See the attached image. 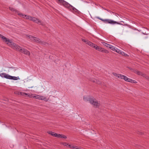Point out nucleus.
Listing matches in <instances>:
<instances>
[{
	"label": "nucleus",
	"mask_w": 149,
	"mask_h": 149,
	"mask_svg": "<svg viewBox=\"0 0 149 149\" xmlns=\"http://www.w3.org/2000/svg\"><path fill=\"white\" fill-rule=\"evenodd\" d=\"M0 37L3 40V41L6 42L8 46L17 51H19L21 47L17 44L13 42L8 38L1 34H0Z\"/></svg>",
	"instance_id": "nucleus-1"
},
{
	"label": "nucleus",
	"mask_w": 149,
	"mask_h": 149,
	"mask_svg": "<svg viewBox=\"0 0 149 149\" xmlns=\"http://www.w3.org/2000/svg\"><path fill=\"white\" fill-rule=\"evenodd\" d=\"M58 1L64 6L68 8L72 12L75 13H78V11L77 9L64 0H58Z\"/></svg>",
	"instance_id": "nucleus-2"
},
{
	"label": "nucleus",
	"mask_w": 149,
	"mask_h": 149,
	"mask_svg": "<svg viewBox=\"0 0 149 149\" xmlns=\"http://www.w3.org/2000/svg\"><path fill=\"white\" fill-rule=\"evenodd\" d=\"M99 19L101 20L102 21L104 22L106 24H120L115 21H114L113 20H112L111 19H103L102 18H99Z\"/></svg>",
	"instance_id": "nucleus-3"
},
{
	"label": "nucleus",
	"mask_w": 149,
	"mask_h": 149,
	"mask_svg": "<svg viewBox=\"0 0 149 149\" xmlns=\"http://www.w3.org/2000/svg\"><path fill=\"white\" fill-rule=\"evenodd\" d=\"M120 79H123L126 81L132 83H136L137 82L135 80L129 78L126 76L122 75H121Z\"/></svg>",
	"instance_id": "nucleus-4"
},
{
	"label": "nucleus",
	"mask_w": 149,
	"mask_h": 149,
	"mask_svg": "<svg viewBox=\"0 0 149 149\" xmlns=\"http://www.w3.org/2000/svg\"><path fill=\"white\" fill-rule=\"evenodd\" d=\"M94 48H95L96 50L98 51L103 53H108L109 52L108 50L100 47L97 46V45L94 46Z\"/></svg>",
	"instance_id": "nucleus-5"
},
{
	"label": "nucleus",
	"mask_w": 149,
	"mask_h": 149,
	"mask_svg": "<svg viewBox=\"0 0 149 149\" xmlns=\"http://www.w3.org/2000/svg\"><path fill=\"white\" fill-rule=\"evenodd\" d=\"M84 100L86 102L89 101V102L92 104H93V100L89 96H85L84 97Z\"/></svg>",
	"instance_id": "nucleus-6"
},
{
	"label": "nucleus",
	"mask_w": 149,
	"mask_h": 149,
	"mask_svg": "<svg viewBox=\"0 0 149 149\" xmlns=\"http://www.w3.org/2000/svg\"><path fill=\"white\" fill-rule=\"evenodd\" d=\"M19 52L29 56L30 54V52L29 51L21 47Z\"/></svg>",
	"instance_id": "nucleus-7"
},
{
	"label": "nucleus",
	"mask_w": 149,
	"mask_h": 149,
	"mask_svg": "<svg viewBox=\"0 0 149 149\" xmlns=\"http://www.w3.org/2000/svg\"><path fill=\"white\" fill-rule=\"evenodd\" d=\"M18 15L20 16H22L24 18H25L26 19H28L30 21H32L33 18V17H32L30 16H28L27 15H24L21 13H18Z\"/></svg>",
	"instance_id": "nucleus-8"
},
{
	"label": "nucleus",
	"mask_w": 149,
	"mask_h": 149,
	"mask_svg": "<svg viewBox=\"0 0 149 149\" xmlns=\"http://www.w3.org/2000/svg\"><path fill=\"white\" fill-rule=\"evenodd\" d=\"M18 15L20 16H22L24 18H25L26 19H28L30 21H32L33 18V17H32L30 16H28L27 15H24L21 13H18Z\"/></svg>",
	"instance_id": "nucleus-9"
},
{
	"label": "nucleus",
	"mask_w": 149,
	"mask_h": 149,
	"mask_svg": "<svg viewBox=\"0 0 149 149\" xmlns=\"http://www.w3.org/2000/svg\"><path fill=\"white\" fill-rule=\"evenodd\" d=\"M36 23L37 24H39L42 25V24L41 22V21L39 19L37 18H36L35 17H33V19H32V21Z\"/></svg>",
	"instance_id": "nucleus-10"
},
{
	"label": "nucleus",
	"mask_w": 149,
	"mask_h": 149,
	"mask_svg": "<svg viewBox=\"0 0 149 149\" xmlns=\"http://www.w3.org/2000/svg\"><path fill=\"white\" fill-rule=\"evenodd\" d=\"M36 42L40 44H41L42 45H48V44L47 43H46L45 42H43L40 39L38 38H37L36 39Z\"/></svg>",
	"instance_id": "nucleus-11"
},
{
	"label": "nucleus",
	"mask_w": 149,
	"mask_h": 149,
	"mask_svg": "<svg viewBox=\"0 0 149 149\" xmlns=\"http://www.w3.org/2000/svg\"><path fill=\"white\" fill-rule=\"evenodd\" d=\"M82 40L83 42H85L87 44H88V45L90 46H91L93 47V43L92 42H91L89 41L86 39H82Z\"/></svg>",
	"instance_id": "nucleus-12"
},
{
	"label": "nucleus",
	"mask_w": 149,
	"mask_h": 149,
	"mask_svg": "<svg viewBox=\"0 0 149 149\" xmlns=\"http://www.w3.org/2000/svg\"><path fill=\"white\" fill-rule=\"evenodd\" d=\"M115 52L120 54L122 55L123 56H126L127 55L126 54H125L124 52L121 51L119 49H117V48H116V50Z\"/></svg>",
	"instance_id": "nucleus-13"
},
{
	"label": "nucleus",
	"mask_w": 149,
	"mask_h": 149,
	"mask_svg": "<svg viewBox=\"0 0 149 149\" xmlns=\"http://www.w3.org/2000/svg\"><path fill=\"white\" fill-rule=\"evenodd\" d=\"M26 36L31 40L36 42L37 38L31 35H27Z\"/></svg>",
	"instance_id": "nucleus-14"
},
{
	"label": "nucleus",
	"mask_w": 149,
	"mask_h": 149,
	"mask_svg": "<svg viewBox=\"0 0 149 149\" xmlns=\"http://www.w3.org/2000/svg\"><path fill=\"white\" fill-rule=\"evenodd\" d=\"M100 106V103L97 101L94 100V107L97 108Z\"/></svg>",
	"instance_id": "nucleus-15"
},
{
	"label": "nucleus",
	"mask_w": 149,
	"mask_h": 149,
	"mask_svg": "<svg viewBox=\"0 0 149 149\" xmlns=\"http://www.w3.org/2000/svg\"><path fill=\"white\" fill-rule=\"evenodd\" d=\"M48 99H47L46 97L43 96H40V100H43L46 101H48Z\"/></svg>",
	"instance_id": "nucleus-16"
},
{
	"label": "nucleus",
	"mask_w": 149,
	"mask_h": 149,
	"mask_svg": "<svg viewBox=\"0 0 149 149\" xmlns=\"http://www.w3.org/2000/svg\"><path fill=\"white\" fill-rule=\"evenodd\" d=\"M112 74L113 75H114L115 77H116L118 78H120L122 75L121 74H118L114 72H112Z\"/></svg>",
	"instance_id": "nucleus-17"
},
{
	"label": "nucleus",
	"mask_w": 149,
	"mask_h": 149,
	"mask_svg": "<svg viewBox=\"0 0 149 149\" xmlns=\"http://www.w3.org/2000/svg\"><path fill=\"white\" fill-rule=\"evenodd\" d=\"M20 78H19V77H16L14 76H12L11 79H13V80H17L18 79H19Z\"/></svg>",
	"instance_id": "nucleus-18"
},
{
	"label": "nucleus",
	"mask_w": 149,
	"mask_h": 149,
	"mask_svg": "<svg viewBox=\"0 0 149 149\" xmlns=\"http://www.w3.org/2000/svg\"><path fill=\"white\" fill-rule=\"evenodd\" d=\"M40 96L38 95H37L35 96H33V98L36 99H38L39 100H40Z\"/></svg>",
	"instance_id": "nucleus-19"
},
{
	"label": "nucleus",
	"mask_w": 149,
	"mask_h": 149,
	"mask_svg": "<svg viewBox=\"0 0 149 149\" xmlns=\"http://www.w3.org/2000/svg\"><path fill=\"white\" fill-rule=\"evenodd\" d=\"M12 76L8 74H6V76H5L6 77L5 78L11 79Z\"/></svg>",
	"instance_id": "nucleus-20"
},
{
	"label": "nucleus",
	"mask_w": 149,
	"mask_h": 149,
	"mask_svg": "<svg viewBox=\"0 0 149 149\" xmlns=\"http://www.w3.org/2000/svg\"><path fill=\"white\" fill-rule=\"evenodd\" d=\"M21 93V95L25 97L27 96V95H29L28 93H24L23 92H22V93Z\"/></svg>",
	"instance_id": "nucleus-21"
},
{
	"label": "nucleus",
	"mask_w": 149,
	"mask_h": 149,
	"mask_svg": "<svg viewBox=\"0 0 149 149\" xmlns=\"http://www.w3.org/2000/svg\"><path fill=\"white\" fill-rule=\"evenodd\" d=\"M6 74L5 73H0V76L2 77H4L5 78Z\"/></svg>",
	"instance_id": "nucleus-22"
},
{
	"label": "nucleus",
	"mask_w": 149,
	"mask_h": 149,
	"mask_svg": "<svg viewBox=\"0 0 149 149\" xmlns=\"http://www.w3.org/2000/svg\"><path fill=\"white\" fill-rule=\"evenodd\" d=\"M60 134H56V133H55L54 134V136L55 137L60 138Z\"/></svg>",
	"instance_id": "nucleus-23"
},
{
	"label": "nucleus",
	"mask_w": 149,
	"mask_h": 149,
	"mask_svg": "<svg viewBox=\"0 0 149 149\" xmlns=\"http://www.w3.org/2000/svg\"><path fill=\"white\" fill-rule=\"evenodd\" d=\"M60 138L64 139H66L67 136L65 135L61 134L60 136Z\"/></svg>",
	"instance_id": "nucleus-24"
},
{
	"label": "nucleus",
	"mask_w": 149,
	"mask_h": 149,
	"mask_svg": "<svg viewBox=\"0 0 149 149\" xmlns=\"http://www.w3.org/2000/svg\"><path fill=\"white\" fill-rule=\"evenodd\" d=\"M102 43L103 45H104V46H105L106 47H108V46L109 45V44L104 42H102Z\"/></svg>",
	"instance_id": "nucleus-25"
},
{
	"label": "nucleus",
	"mask_w": 149,
	"mask_h": 149,
	"mask_svg": "<svg viewBox=\"0 0 149 149\" xmlns=\"http://www.w3.org/2000/svg\"><path fill=\"white\" fill-rule=\"evenodd\" d=\"M48 133L49 134L51 135L52 136H54V132H53L52 131H49L48 132Z\"/></svg>",
	"instance_id": "nucleus-26"
},
{
	"label": "nucleus",
	"mask_w": 149,
	"mask_h": 149,
	"mask_svg": "<svg viewBox=\"0 0 149 149\" xmlns=\"http://www.w3.org/2000/svg\"><path fill=\"white\" fill-rule=\"evenodd\" d=\"M116 48L114 46H113L112 47H111V49L113 51H115L116 50Z\"/></svg>",
	"instance_id": "nucleus-27"
},
{
	"label": "nucleus",
	"mask_w": 149,
	"mask_h": 149,
	"mask_svg": "<svg viewBox=\"0 0 149 149\" xmlns=\"http://www.w3.org/2000/svg\"><path fill=\"white\" fill-rule=\"evenodd\" d=\"M9 9L10 10H11L12 11H16L15 10L14 8H13L9 7Z\"/></svg>",
	"instance_id": "nucleus-28"
},
{
	"label": "nucleus",
	"mask_w": 149,
	"mask_h": 149,
	"mask_svg": "<svg viewBox=\"0 0 149 149\" xmlns=\"http://www.w3.org/2000/svg\"><path fill=\"white\" fill-rule=\"evenodd\" d=\"M136 73L138 75H141V73L140 72L137 71L136 72Z\"/></svg>",
	"instance_id": "nucleus-29"
},
{
	"label": "nucleus",
	"mask_w": 149,
	"mask_h": 149,
	"mask_svg": "<svg viewBox=\"0 0 149 149\" xmlns=\"http://www.w3.org/2000/svg\"><path fill=\"white\" fill-rule=\"evenodd\" d=\"M22 92H15V93L16 94H17L18 95H21V93H22Z\"/></svg>",
	"instance_id": "nucleus-30"
},
{
	"label": "nucleus",
	"mask_w": 149,
	"mask_h": 149,
	"mask_svg": "<svg viewBox=\"0 0 149 149\" xmlns=\"http://www.w3.org/2000/svg\"><path fill=\"white\" fill-rule=\"evenodd\" d=\"M112 46H113L109 44L107 47H108V48H110V49H111V47H112Z\"/></svg>",
	"instance_id": "nucleus-31"
},
{
	"label": "nucleus",
	"mask_w": 149,
	"mask_h": 149,
	"mask_svg": "<svg viewBox=\"0 0 149 149\" xmlns=\"http://www.w3.org/2000/svg\"><path fill=\"white\" fill-rule=\"evenodd\" d=\"M28 95H27V96H29L30 97H33V96L32 95H30L29 93H28Z\"/></svg>",
	"instance_id": "nucleus-32"
},
{
	"label": "nucleus",
	"mask_w": 149,
	"mask_h": 149,
	"mask_svg": "<svg viewBox=\"0 0 149 149\" xmlns=\"http://www.w3.org/2000/svg\"><path fill=\"white\" fill-rule=\"evenodd\" d=\"M64 145L65 146H68V144H67V143H65L64 144Z\"/></svg>",
	"instance_id": "nucleus-33"
},
{
	"label": "nucleus",
	"mask_w": 149,
	"mask_h": 149,
	"mask_svg": "<svg viewBox=\"0 0 149 149\" xmlns=\"http://www.w3.org/2000/svg\"><path fill=\"white\" fill-rule=\"evenodd\" d=\"M68 146H69L70 148H71V147H71V146L70 145H69V144H68Z\"/></svg>",
	"instance_id": "nucleus-34"
},
{
	"label": "nucleus",
	"mask_w": 149,
	"mask_h": 149,
	"mask_svg": "<svg viewBox=\"0 0 149 149\" xmlns=\"http://www.w3.org/2000/svg\"><path fill=\"white\" fill-rule=\"evenodd\" d=\"M10 68H15L12 67H10Z\"/></svg>",
	"instance_id": "nucleus-35"
},
{
	"label": "nucleus",
	"mask_w": 149,
	"mask_h": 149,
	"mask_svg": "<svg viewBox=\"0 0 149 149\" xmlns=\"http://www.w3.org/2000/svg\"><path fill=\"white\" fill-rule=\"evenodd\" d=\"M143 33L144 35L148 34L144 33Z\"/></svg>",
	"instance_id": "nucleus-36"
},
{
	"label": "nucleus",
	"mask_w": 149,
	"mask_h": 149,
	"mask_svg": "<svg viewBox=\"0 0 149 149\" xmlns=\"http://www.w3.org/2000/svg\"><path fill=\"white\" fill-rule=\"evenodd\" d=\"M32 88V87H30V88Z\"/></svg>",
	"instance_id": "nucleus-37"
}]
</instances>
